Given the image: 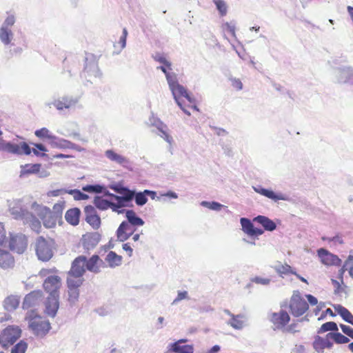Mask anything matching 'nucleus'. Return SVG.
Instances as JSON below:
<instances>
[{
    "mask_svg": "<svg viewBox=\"0 0 353 353\" xmlns=\"http://www.w3.org/2000/svg\"><path fill=\"white\" fill-rule=\"evenodd\" d=\"M58 270L54 268H43L39 272L40 276H47L43 283V288L48 294V296H59L62 282L61 278L56 274Z\"/></svg>",
    "mask_w": 353,
    "mask_h": 353,
    "instance_id": "obj_1",
    "label": "nucleus"
},
{
    "mask_svg": "<svg viewBox=\"0 0 353 353\" xmlns=\"http://www.w3.org/2000/svg\"><path fill=\"white\" fill-rule=\"evenodd\" d=\"M25 319L28 323L29 329L36 336L43 337L51 329L49 321L38 315L34 310L28 312Z\"/></svg>",
    "mask_w": 353,
    "mask_h": 353,
    "instance_id": "obj_2",
    "label": "nucleus"
},
{
    "mask_svg": "<svg viewBox=\"0 0 353 353\" xmlns=\"http://www.w3.org/2000/svg\"><path fill=\"white\" fill-rule=\"evenodd\" d=\"M171 90L177 104L186 114L190 115V110L199 111L195 100L188 94L183 85L177 83L174 84Z\"/></svg>",
    "mask_w": 353,
    "mask_h": 353,
    "instance_id": "obj_3",
    "label": "nucleus"
},
{
    "mask_svg": "<svg viewBox=\"0 0 353 353\" xmlns=\"http://www.w3.org/2000/svg\"><path fill=\"white\" fill-rule=\"evenodd\" d=\"M21 330L18 325H8L0 334V344L4 348L12 345L21 336Z\"/></svg>",
    "mask_w": 353,
    "mask_h": 353,
    "instance_id": "obj_4",
    "label": "nucleus"
},
{
    "mask_svg": "<svg viewBox=\"0 0 353 353\" xmlns=\"http://www.w3.org/2000/svg\"><path fill=\"white\" fill-rule=\"evenodd\" d=\"M309 305L307 301L301 296L299 291H294L290 298L289 309L291 314L296 317L304 314L308 310Z\"/></svg>",
    "mask_w": 353,
    "mask_h": 353,
    "instance_id": "obj_5",
    "label": "nucleus"
},
{
    "mask_svg": "<svg viewBox=\"0 0 353 353\" xmlns=\"http://www.w3.org/2000/svg\"><path fill=\"white\" fill-rule=\"evenodd\" d=\"M86 257L85 256H79L72 261L70 270L68 273V279L74 280H81L84 282L83 278V274L86 271Z\"/></svg>",
    "mask_w": 353,
    "mask_h": 353,
    "instance_id": "obj_6",
    "label": "nucleus"
},
{
    "mask_svg": "<svg viewBox=\"0 0 353 353\" xmlns=\"http://www.w3.org/2000/svg\"><path fill=\"white\" fill-rule=\"evenodd\" d=\"M35 251L39 259L43 261H49L53 256L51 244L43 236L37 238L35 242Z\"/></svg>",
    "mask_w": 353,
    "mask_h": 353,
    "instance_id": "obj_7",
    "label": "nucleus"
},
{
    "mask_svg": "<svg viewBox=\"0 0 353 353\" xmlns=\"http://www.w3.org/2000/svg\"><path fill=\"white\" fill-rule=\"evenodd\" d=\"M14 259L8 249L6 241L0 239V267L4 269L14 267Z\"/></svg>",
    "mask_w": 353,
    "mask_h": 353,
    "instance_id": "obj_8",
    "label": "nucleus"
},
{
    "mask_svg": "<svg viewBox=\"0 0 353 353\" xmlns=\"http://www.w3.org/2000/svg\"><path fill=\"white\" fill-rule=\"evenodd\" d=\"M270 321L274 326V330H283L290 321L289 314L283 310L272 312L269 317Z\"/></svg>",
    "mask_w": 353,
    "mask_h": 353,
    "instance_id": "obj_9",
    "label": "nucleus"
},
{
    "mask_svg": "<svg viewBox=\"0 0 353 353\" xmlns=\"http://www.w3.org/2000/svg\"><path fill=\"white\" fill-rule=\"evenodd\" d=\"M28 246V239L26 235L17 234L12 235L9 240V247L11 250L21 254L25 252Z\"/></svg>",
    "mask_w": 353,
    "mask_h": 353,
    "instance_id": "obj_10",
    "label": "nucleus"
},
{
    "mask_svg": "<svg viewBox=\"0 0 353 353\" xmlns=\"http://www.w3.org/2000/svg\"><path fill=\"white\" fill-rule=\"evenodd\" d=\"M43 295L41 290H33L26 295L22 302V308L28 310L38 305L43 300Z\"/></svg>",
    "mask_w": 353,
    "mask_h": 353,
    "instance_id": "obj_11",
    "label": "nucleus"
},
{
    "mask_svg": "<svg viewBox=\"0 0 353 353\" xmlns=\"http://www.w3.org/2000/svg\"><path fill=\"white\" fill-rule=\"evenodd\" d=\"M66 283L68 291V301L71 303H74L79 299V288L82 285L83 282L79 279L74 280L67 278Z\"/></svg>",
    "mask_w": 353,
    "mask_h": 353,
    "instance_id": "obj_12",
    "label": "nucleus"
},
{
    "mask_svg": "<svg viewBox=\"0 0 353 353\" xmlns=\"http://www.w3.org/2000/svg\"><path fill=\"white\" fill-rule=\"evenodd\" d=\"M3 149L10 153L17 154L29 155L31 153V149L26 142H22L20 144L6 143L3 144Z\"/></svg>",
    "mask_w": 353,
    "mask_h": 353,
    "instance_id": "obj_13",
    "label": "nucleus"
},
{
    "mask_svg": "<svg viewBox=\"0 0 353 353\" xmlns=\"http://www.w3.org/2000/svg\"><path fill=\"white\" fill-rule=\"evenodd\" d=\"M318 255L322 263L325 265L340 266L341 264V260L336 255L329 252L325 249H319L318 250Z\"/></svg>",
    "mask_w": 353,
    "mask_h": 353,
    "instance_id": "obj_14",
    "label": "nucleus"
},
{
    "mask_svg": "<svg viewBox=\"0 0 353 353\" xmlns=\"http://www.w3.org/2000/svg\"><path fill=\"white\" fill-rule=\"evenodd\" d=\"M84 212L86 222L94 229H98L101 225V219L95 208L92 205H87L84 208Z\"/></svg>",
    "mask_w": 353,
    "mask_h": 353,
    "instance_id": "obj_15",
    "label": "nucleus"
},
{
    "mask_svg": "<svg viewBox=\"0 0 353 353\" xmlns=\"http://www.w3.org/2000/svg\"><path fill=\"white\" fill-rule=\"evenodd\" d=\"M136 231V228L126 221H123L117 230V237L119 241H125Z\"/></svg>",
    "mask_w": 353,
    "mask_h": 353,
    "instance_id": "obj_16",
    "label": "nucleus"
},
{
    "mask_svg": "<svg viewBox=\"0 0 353 353\" xmlns=\"http://www.w3.org/2000/svg\"><path fill=\"white\" fill-rule=\"evenodd\" d=\"M86 269L94 274L99 273L102 268L106 267L105 262L97 255H92L89 259H86Z\"/></svg>",
    "mask_w": 353,
    "mask_h": 353,
    "instance_id": "obj_17",
    "label": "nucleus"
},
{
    "mask_svg": "<svg viewBox=\"0 0 353 353\" xmlns=\"http://www.w3.org/2000/svg\"><path fill=\"white\" fill-rule=\"evenodd\" d=\"M39 216L44 226L48 228L55 227L57 221L59 220L51 212V210L47 207L41 208Z\"/></svg>",
    "mask_w": 353,
    "mask_h": 353,
    "instance_id": "obj_18",
    "label": "nucleus"
},
{
    "mask_svg": "<svg viewBox=\"0 0 353 353\" xmlns=\"http://www.w3.org/2000/svg\"><path fill=\"white\" fill-rule=\"evenodd\" d=\"M330 336L327 334L325 337L316 336L313 341V347L318 353H323L324 350L330 349L333 346V343L330 341Z\"/></svg>",
    "mask_w": 353,
    "mask_h": 353,
    "instance_id": "obj_19",
    "label": "nucleus"
},
{
    "mask_svg": "<svg viewBox=\"0 0 353 353\" xmlns=\"http://www.w3.org/2000/svg\"><path fill=\"white\" fill-rule=\"evenodd\" d=\"M241 224L243 231L250 236H258L263 233V230L255 228L253 223L246 218L241 219Z\"/></svg>",
    "mask_w": 353,
    "mask_h": 353,
    "instance_id": "obj_20",
    "label": "nucleus"
},
{
    "mask_svg": "<svg viewBox=\"0 0 353 353\" xmlns=\"http://www.w3.org/2000/svg\"><path fill=\"white\" fill-rule=\"evenodd\" d=\"M59 296H48L46 301V310L45 312L52 317H54L57 312L59 309Z\"/></svg>",
    "mask_w": 353,
    "mask_h": 353,
    "instance_id": "obj_21",
    "label": "nucleus"
},
{
    "mask_svg": "<svg viewBox=\"0 0 353 353\" xmlns=\"http://www.w3.org/2000/svg\"><path fill=\"white\" fill-rule=\"evenodd\" d=\"M21 297L17 294H10L3 301V307L8 312L14 311L19 306Z\"/></svg>",
    "mask_w": 353,
    "mask_h": 353,
    "instance_id": "obj_22",
    "label": "nucleus"
},
{
    "mask_svg": "<svg viewBox=\"0 0 353 353\" xmlns=\"http://www.w3.org/2000/svg\"><path fill=\"white\" fill-rule=\"evenodd\" d=\"M147 196H150L152 199H154L157 196V193L154 191L145 190L143 192L135 194L134 199L135 203L137 205L142 206L148 201Z\"/></svg>",
    "mask_w": 353,
    "mask_h": 353,
    "instance_id": "obj_23",
    "label": "nucleus"
},
{
    "mask_svg": "<svg viewBox=\"0 0 353 353\" xmlns=\"http://www.w3.org/2000/svg\"><path fill=\"white\" fill-rule=\"evenodd\" d=\"M81 211L78 208L67 210L65 214L66 221L72 225H77L79 223Z\"/></svg>",
    "mask_w": 353,
    "mask_h": 353,
    "instance_id": "obj_24",
    "label": "nucleus"
},
{
    "mask_svg": "<svg viewBox=\"0 0 353 353\" xmlns=\"http://www.w3.org/2000/svg\"><path fill=\"white\" fill-rule=\"evenodd\" d=\"M253 221L261 224L264 230L268 231H273L276 229V223L267 216L259 215L253 219Z\"/></svg>",
    "mask_w": 353,
    "mask_h": 353,
    "instance_id": "obj_25",
    "label": "nucleus"
},
{
    "mask_svg": "<svg viewBox=\"0 0 353 353\" xmlns=\"http://www.w3.org/2000/svg\"><path fill=\"white\" fill-rule=\"evenodd\" d=\"M254 191L264 196H266L274 201L279 200H285V196L282 194H276L271 190L265 189L263 188H254Z\"/></svg>",
    "mask_w": 353,
    "mask_h": 353,
    "instance_id": "obj_26",
    "label": "nucleus"
},
{
    "mask_svg": "<svg viewBox=\"0 0 353 353\" xmlns=\"http://www.w3.org/2000/svg\"><path fill=\"white\" fill-rule=\"evenodd\" d=\"M185 341L179 340L171 345V350L175 353H194L193 347L190 345H181L180 343Z\"/></svg>",
    "mask_w": 353,
    "mask_h": 353,
    "instance_id": "obj_27",
    "label": "nucleus"
},
{
    "mask_svg": "<svg viewBox=\"0 0 353 353\" xmlns=\"http://www.w3.org/2000/svg\"><path fill=\"white\" fill-rule=\"evenodd\" d=\"M125 216L127 218V223H130L131 225H133L135 228L137 226H141L144 224V221L142 219L139 217L134 211L132 210H128L125 212Z\"/></svg>",
    "mask_w": 353,
    "mask_h": 353,
    "instance_id": "obj_28",
    "label": "nucleus"
},
{
    "mask_svg": "<svg viewBox=\"0 0 353 353\" xmlns=\"http://www.w3.org/2000/svg\"><path fill=\"white\" fill-rule=\"evenodd\" d=\"M41 168V164L40 163H34L30 164L28 163L24 165L21 166V172L20 176H26L31 174H37L40 171Z\"/></svg>",
    "mask_w": 353,
    "mask_h": 353,
    "instance_id": "obj_29",
    "label": "nucleus"
},
{
    "mask_svg": "<svg viewBox=\"0 0 353 353\" xmlns=\"http://www.w3.org/2000/svg\"><path fill=\"white\" fill-rule=\"evenodd\" d=\"M105 261L110 268H115L121 264L122 256L113 251H110L106 255Z\"/></svg>",
    "mask_w": 353,
    "mask_h": 353,
    "instance_id": "obj_30",
    "label": "nucleus"
},
{
    "mask_svg": "<svg viewBox=\"0 0 353 353\" xmlns=\"http://www.w3.org/2000/svg\"><path fill=\"white\" fill-rule=\"evenodd\" d=\"M334 310L344 321L353 325V315L347 308L341 305H337L334 306Z\"/></svg>",
    "mask_w": 353,
    "mask_h": 353,
    "instance_id": "obj_31",
    "label": "nucleus"
},
{
    "mask_svg": "<svg viewBox=\"0 0 353 353\" xmlns=\"http://www.w3.org/2000/svg\"><path fill=\"white\" fill-rule=\"evenodd\" d=\"M110 196L111 198L116 201L115 203L112 202V210L114 212H117L118 213H121L122 211L119 210V208L125 207V203L127 202L125 200H123L121 199V196L114 195L113 194H110Z\"/></svg>",
    "mask_w": 353,
    "mask_h": 353,
    "instance_id": "obj_32",
    "label": "nucleus"
},
{
    "mask_svg": "<svg viewBox=\"0 0 353 353\" xmlns=\"http://www.w3.org/2000/svg\"><path fill=\"white\" fill-rule=\"evenodd\" d=\"M94 205L99 210H105L108 208L112 209V202L101 196H96L94 199Z\"/></svg>",
    "mask_w": 353,
    "mask_h": 353,
    "instance_id": "obj_33",
    "label": "nucleus"
},
{
    "mask_svg": "<svg viewBox=\"0 0 353 353\" xmlns=\"http://www.w3.org/2000/svg\"><path fill=\"white\" fill-rule=\"evenodd\" d=\"M12 38V32L7 28L2 27L0 29V39L5 44L8 45Z\"/></svg>",
    "mask_w": 353,
    "mask_h": 353,
    "instance_id": "obj_34",
    "label": "nucleus"
},
{
    "mask_svg": "<svg viewBox=\"0 0 353 353\" xmlns=\"http://www.w3.org/2000/svg\"><path fill=\"white\" fill-rule=\"evenodd\" d=\"M106 157L112 161H115L119 164H123L127 160L123 156L114 152L113 150H107L105 152Z\"/></svg>",
    "mask_w": 353,
    "mask_h": 353,
    "instance_id": "obj_35",
    "label": "nucleus"
},
{
    "mask_svg": "<svg viewBox=\"0 0 353 353\" xmlns=\"http://www.w3.org/2000/svg\"><path fill=\"white\" fill-rule=\"evenodd\" d=\"M65 206V202L64 201H59L58 203H55L53 207L52 210H51V212L53 213V214L58 218V219H61L63 210Z\"/></svg>",
    "mask_w": 353,
    "mask_h": 353,
    "instance_id": "obj_36",
    "label": "nucleus"
},
{
    "mask_svg": "<svg viewBox=\"0 0 353 353\" xmlns=\"http://www.w3.org/2000/svg\"><path fill=\"white\" fill-rule=\"evenodd\" d=\"M116 191L121 194V199L125 200L127 202L131 201L134 195L135 192L132 190H129L127 188H121L116 189Z\"/></svg>",
    "mask_w": 353,
    "mask_h": 353,
    "instance_id": "obj_37",
    "label": "nucleus"
},
{
    "mask_svg": "<svg viewBox=\"0 0 353 353\" xmlns=\"http://www.w3.org/2000/svg\"><path fill=\"white\" fill-rule=\"evenodd\" d=\"M327 336H330L331 339H333L338 344H345L350 341L347 336L339 332H330L327 334Z\"/></svg>",
    "mask_w": 353,
    "mask_h": 353,
    "instance_id": "obj_38",
    "label": "nucleus"
},
{
    "mask_svg": "<svg viewBox=\"0 0 353 353\" xmlns=\"http://www.w3.org/2000/svg\"><path fill=\"white\" fill-rule=\"evenodd\" d=\"M327 331H338V326L335 322L330 321L323 323L321 327L319 329L317 333L321 334L323 332H326Z\"/></svg>",
    "mask_w": 353,
    "mask_h": 353,
    "instance_id": "obj_39",
    "label": "nucleus"
},
{
    "mask_svg": "<svg viewBox=\"0 0 353 353\" xmlns=\"http://www.w3.org/2000/svg\"><path fill=\"white\" fill-rule=\"evenodd\" d=\"M159 69H160L166 77V79L168 80V82L170 86V88H172L174 86V84H176L178 82L176 79V76L174 74H170L168 70H169L168 68H166L164 66H159L158 67Z\"/></svg>",
    "mask_w": 353,
    "mask_h": 353,
    "instance_id": "obj_40",
    "label": "nucleus"
},
{
    "mask_svg": "<svg viewBox=\"0 0 353 353\" xmlns=\"http://www.w3.org/2000/svg\"><path fill=\"white\" fill-rule=\"evenodd\" d=\"M229 324L234 329H241L243 327V321H242V316L240 315H232V318L229 322Z\"/></svg>",
    "mask_w": 353,
    "mask_h": 353,
    "instance_id": "obj_41",
    "label": "nucleus"
},
{
    "mask_svg": "<svg viewBox=\"0 0 353 353\" xmlns=\"http://www.w3.org/2000/svg\"><path fill=\"white\" fill-rule=\"evenodd\" d=\"M216 9L218 10L221 16L223 17L227 14L228 6L223 0H213Z\"/></svg>",
    "mask_w": 353,
    "mask_h": 353,
    "instance_id": "obj_42",
    "label": "nucleus"
},
{
    "mask_svg": "<svg viewBox=\"0 0 353 353\" xmlns=\"http://www.w3.org/2000/svg\"><path fill=\"white\" fill-rule=\"evenodd\" d=\"M276 271L280 274H296V272L288 264H281L276 267Z\"/></svg>",
    "mask_w": 353,
    "mask_h": 353,
    "instance_id": "obj_43",
    "label": "nucleus"
},
{
    "mask_svg": "<svg viewBox=\"0 0 353 353\" xmlns=\"http://www.w3.org/2000/svg\"><path fill=\"white\" fill-rule=\"evenodd\" d=\"M34 134L39 139H54L55 137L52 135L46 128H42L35 131Z\"/></svg>",
    "mask_w": 353,
    "mask_h": 353,
    "instance_id": "obj_44",
    "label": "nucleus"
},
{
    "mask_svg": "<svg viewBox=\"0 0 353 353\" xmlns=\"http://www.w3.org/2000/svg\"><path fill=\"white\" fill-rule=\"evenodd\" d=\"M28 343L21 340L12 348L10 353H26Z\"/></svg>",
    "mask_w": 353,
    "mask_h": 353,
    "instance_id": "obj_45",
    "label": "nucleus"
},
{
    "mask_svg": "<svg viewBox=\"0 0 353 353\" xmlns=\"http://www.w3.org/2000/svg\"><path fill=\"white\" fill-rule=\"evenodd\" d=\"M332 283L334 286V294H341L342 293H346L345 289L347 286L335 279H332Z\"/></svg>",
    "mask_w": 353,
    "mask_h": 353,
    "instance_id": "obj_46",
    "label": "nucleus"
},
{
    "mask_svg": "<svg viewBox=\"0 0 353 353\" xmlns=\"http://www.w3.org/2000/svg\"><path fill=\"white\" fill-rule=\"evenodd\" d=\"M223 32L230 34L232 37H235V26L234 24L229 22H225L221 26Z\"/></svg>",
    "mask_w": 353,
    "mask_h": 353,
    "instance_id": "obj_47",
    "label": "nucleus"
},
{
    "mask_svg": "<svg viewBox=\"0 0 353 353\" xmlns=\"http://www.w3.org/2000/svg\"><path fill=\"white\" fill-rule=\"evenodd\" d=\"M153 58L155 61L163 64V66L165 67L168 70H172L171 63L168 61L163 54H157L155 56L153 57Z\"/></svg>",
    "mask_w": 353,
    "mask_h": 353,
    "instance_id": "obj_48",
    "label": "nucleus"
},
{
    "mask_svg": "<svg viewBox=\"0 0 353 353\" xmlns=\"http://www.w3.org/2000/svg\"><path fill=\"white\" fill-rule=\"evenodd\" d=\"M68 194L73 195L75 200H86L88 199V196L79 190H68Z\"/></svg>",
    "mask_w": 353,
    "mask_h": 353,
    "instance_id": "obj_49",
    "label": "nucleus"
},
{
    "mask_svg": "<svg viewBox=\"0 0 353 353\" xmlns=\"http://www.w3.org/2000/svg\"><path fill=\"white\" fill-rule=\"evenodd\" d=\"M82 190L85 192H88L99 193L102 191V186H101L99 185H88L83 186L82 188Z\"/></svg>",
    "mask_w": 353,
    "mask_h": 353,
    "instance_id": "obj_50",
    "label": "nucleus"
},
{
    "mask_svg": "<svg viewBox=\"0 0 353 353\" xmlns=\"http://www.w3.org/2000/svg\"><path fill=\"white\" fill-rule=\"evenodd\" d=\"M68 190H66L65 189H57L54 190H50L47 192L46 194L48 197H56L63 194L68 193Z\"/></svg>",
    "mask_w": 353,
    "mask_h": 353,
    "instance_id": "obj_51",
    "label": "nucleus"
},
{
    "mask_svg": "<svg viewBox=\"0 0 353 353\" xmlns=\"http://www.w3.org/2000/svg\"><path fill=\"white\" fill-rule=\"evenodd\" d=\"M202 205L203 206L208 207V208L214 210H221L222 205L217 202H207V201H203Z\"/></svg>",
    "mask_w": 353,
    "mask_h": 353,
    "instance_id": "obj_52",
    "label": "nucleus"
},
{
    "mask_svg": "<svg viewBox=\"0 0 353 353\" xmlns=\"http://www.w3.org/2000/svg\"><path fill=\"white\" fill-rule=\"evenodd\" d=\"M347 270H348L350 275L353 277V256H349L345 261Z\"/></svg>",
    "mask_w": 353,
    "mask_h": 353,
    "instance_id": "obj_53",
    "label": "nucleus"
},
{
    "mask_svg": "<svg viewBox=\"0 0 353 353\" xmlns=\"http://www.w3.org/2000/svg\"><path fill=\"white\" fill-rule=\"evenodd\" d=\"M127 36H128V31H127L126 28H123V34L120 37V39H119V47L121 49H123V48H124L125 47Z\"/></svg>",
    "mask_w": 353,
    "mask_h": 353,
    "instance_id": "obj_54",
    "label": "nucleus"
},
{
    "mask_svg": "<svg viewBox=\"0 0 353 353\" xmlns=\"http://www.w3.org/2000/svg\"><path fill=\"white\" fill-rule=\"evenodd\" d=\"M340 327L344 334L353 339V328L343 324H341Z\"/></svg>",
    "mask_w": 353,
    "mask_h": 353,
    "instance_id": "obj_55",
    "label": "nucleus"
},
{
    "mask_svg": "<svg viewBox=\"0 0 353 353\" xmlns=\"http://www.w3.org/2000/svg\"><path fill=\"white\" fill-rule=\"evenodd\" d=\"M232 86L236 90H241L243 88V83L239 79H231Z\"/></svg>",
    "mask_w": 353,
    "mask_h": 353,
    "instance_id": "obj_56",
    "label": "nucleus"
},
{
    "mask_svg": "<svg viewBox=\"0 0 353 353\" xmlns=\"http://www.w3.org/2000/svg\"><path fill=\"white\" fill-rule=\"evenodd\" d=\"M33 145H34V147L36 148H34L32 150V152L37 156L40 155V154H39V152H38L37 150H40L41 152H46L47 151V149L46 148V147L43 145L41 144V143H34Z\"/></svg>",
    "mask_w": 353,
    "mask_h": 353,
    "instance_id": "obj_57",
    "label": "nucleus"
},
{
    "mask_svg": "<svg viewBox=\"0 0 353 353\" xmlns=\"http://www.w3.org/2000/svg\"><path fill=\"white\" fill-rule=\"evenodd\" d=\"M252 281L257 284L268 285L270 283V279L256 276L252 279Z\"/></svg>",
    "mask_w": 353,
    "mask_h": 353,
    "instance_id": "obj_58",
    "label": "nucleus"
},
{
    "mask_svg": "<svg viewBox=\"0 0 353 353\" xmlns=\"http://www.w3.org/2000/svg\"><path fill=\"white\" fill-rule=\"evenodd\" d=\"M30 227L33 230L39 233L41 228V223L37 219L33 220L31 222Z\"/></svg>",
    "mask_w": 353,
    "mask_h": 353,
    "instance_id": "obj_59",
    "label": "nucleus"
},
{
    "mask_svg": "<svg viewBox=\"0 0 353 353\" xmlns=\"http://www.w3.org/2000/svg\"><path fill=\"white\" fill-rule=\"evenodd\" d=\"M188 297V292L186 291L179 292L176 298L174 300V303L180 301Z\"/></svg>",
    "mask_w": 353,
    "mask_h": 353,
    "instance_id": "obj_60",
    "label": "nucleus"
},
{
    "mask_svg": "<svg viewBox=\"0 0 353 353\" xmlns=\"http://www.w3.org/2000/svg\"><path fill=\"white\" fill-rule=\"evenodd\" d=\"M122 248H123V250H125L128 253V255L129 256H132L133 250L131 248V246H130L129 243H124L123 245Z\"/></svg>",
    "mask_w": 353,
    "mask_h": 353,
    "instance_id": "obj_61",
    "label": "nucleus"
},
{
    "mask_svg": "<svg viewBox=\"0 0 353 353\" xmlns=\"http://www.w3.org/2000/svg\"><path fill=\"white\" fill-rule=\"evenodd\" d=\"M15 22L14 17L13 15L8 16L5 20V25L7 26H12Z\"/></svg>",
    "mask_w": 353,
    "mask_h": 353,
    "instance_id": "obj_62",
    "label": "nucleus"
},
{
    "mask_svg": "<svg viewBox=\"0 0 353 353\" xmlns=\"http://www.w3.org/2000/svg\"><path fill=\"white\" fill-rule=\"evenodd\" d=\"M347 270L345 263L341 267V268L339 271V279H340V281L343 283V274Z\"/></svg>",
    "mask_w": 353,
    "mask_h": 353,
    "instance_id": "obj_63",
    "label": "nucleus"
},
{
    "mask_svg": "<svg viewBox=\"0 0 353 353\" xmlns=\"http://www.w3.org/2000/svg\"><path fill=\"white\" fill-rule=\"evenodd\" d=\"M91 236L90 235H84L81 239V243L83 245V247H87L88 245V243L91 241Z\"/></svg>",
    "mask_w": 353,
    "mask_h": 353,
    "instance_id": "obj_64",
    "label": "nucleus"
}]
</instances>
